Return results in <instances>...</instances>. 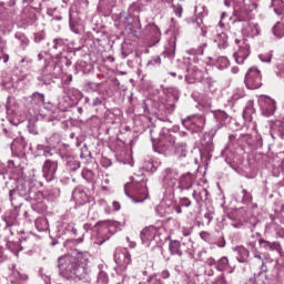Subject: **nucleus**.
Wrapping results in <instances>:
<instances>
[{
    "label": "nucleus",
    "instance_id": "nucleus-1",
    "mask_svg": "<svg viewBox=\"0 0 284 284\" xmlns=\"http://www.w3.org/2000/svg\"><path fill=\"white\" fill-rule=\"evenodd\" d=\"M88 261H90V253L78 252L75 256L65 255L58 260V267L60 274L67 281H73L74 283H92L97 281L100 284L108 283V274L101 271L98 276L92 275L88 270Z\"/></svg>",
    "mask_w": 284,
    "mask_h": 284
},
{
    "label": "nucleus",
    "instance_id": "nucleus-2",
    "mask_svg": "<svg viewBox=\"0 0 284 284\" xmlns=\"http://www.w3.org/2000/svg\"><path fill=\"white\" fill-rule=\"evenodd\" d=\"M237 3H242L240 7H235L237 19L246 23L243 28L244 34H247V37H258V34H261L258 23L250 20V14H252V11L256 10L258 6L256 2L250 0H239Z\"/></svg>",
    "mask_w": 284,
    "mask_h": 284
},
{
    "label": "nucleus",
    "instance_id": "nucleus-3",
    "mask_svg": "<svg viewBox=\"0 0 284 284\" xmlns=\"http://www.w3.org/2000/svg\"><path fill=\"white\" fill-rule=\"evenodd\" d=\"M145 185V176L135 175L131 182L124 185V193L133 203H143L148 199V187Z\"/></svg>",
    "mask_w": 284,
    "mask_h": 284
},
{
    "label": "nucleus",
    "instance_id": "nucleus-4",
    "mask_svg": "<svg viewBox=\"0 0 284 284\" xmlns=\"http://www.w3.org/2000/svg\"><path fill=\"white\" fill-rule=\"evenodd\" d=\"M114 262L118 264V274L128 270V265L132 263V255L128 248L118 247L114 253Z\"/></svg>",
    "mask_w": 284,
    "mask_h": 284
},
{
    "label": "nucleus",
    "instance_id": "nucleus-5",
    "mask_svg": "<svg viewBox=\"0 0 284 284\" xmlns=\"http://www.w3.org/2000/svg\"><path fill=\"white\" fill-rule=\"evenodd\" d=\"M163 187L169 192L179 190V171L176 169L168 168L163 171Z\"/></svg>",
    "mask_w": 284,
    "mask_h": 284
},
{
    "label": "nucleus",
    "instance_id": "nucleus-6",
    "mask_svg": "<svg viewBox=\"0 0 284 284\" xmlns=\"http://www.w3.org/2000/svg\"><path fill=\"white\" fill-rule=\"evenodd\" d=\"M245 84L248 90H258V88L263 85L261 71H258L256 67L248 69L245 75Z\"/></svg>",
    "mask_w": 284,
    "mask_h": 284
},
{
    "label": "nucleus",
    "instance_id": "nucleus-7",
    "mask_svg": "<svg viewBox=\"0 0 284 284\" xmlns=\"http://www.w3.org/2000/svg\"><path fill=\"white\" fill-rule=\"evenodd\" d=\"M260 108L264 116H273L276 112V101L267 95H261L258 99Z\"/></svg>",
    "mask_w": 284,
    "mask_h": 284
},
{
    "label": "nucleus",
    "instance_id": "nucleus-8",
    "mask_svg": "<svg viewBox=\"0 0 284 284\" xmlns=\"http://www.w3.org/2000/svg\"><path fill=\"white\" fill-rule=\"evenodd\" d=\"M182 125L187 130H203L205 128V118L201 115H193L184 119L182 121Z\"/></svg>",
    "mask_w": 284,
    "mask_h": 284
},
{
    "label": "nucleus",
    "instance_id": "nucleus-9",
    "mask_svg": "<svg viewBox=\"0 0 284 284\" xmlns=\"http://www.w3.org/2000/svg\"><path fill=\"white\" fill-rule=\"evenodd\" d=\"M235 43L239 45V50L234 53V59L236 63H243L250 57V44L241 39H235Z\"/></svg>",
    "mask_w": 284,
    "mask_h": 284
},
{
    "label": "nucleus",
    "instance_id": "nucleus-10",
    "mask_svg": "<svg viewBox=\"0 0 284 284\" xmlns=\"http://www.w3.org/2000/svg\"><path fill=\"white\" fill-rule=\"evenodd\" d=\"M59 168V164L57 161L52 160H45L43 166H42V174L47 181H53L54 174H57V169Z\"/></svg>",
    "mask_w": 284,
    "mask_h": 284
},
{
    "label": "nucleus",
    "instance_id": "nucleus-11",
    "mask_svg": "<svg viewBox=\"0 0 284 284\" xmlns=\"http://www.w3.org/2000/svg\"><path fill=\"white\" fill-rule=\"evenodd\" d=\"M140 239L142 241V245H145V247H150V243L156 239V229L154 226L145 227L141 234Z\"/></svg>",
    "mask_w": 284,
    "mask_h": 284
},
{
    "label": "nucleus",
    "instance_id": "nucleus-12",
    "mask_svg": "<svg viewBox=\"0 0 284 284\" xmlns=\"http://www.w3.org/2000/svg\"><path fill=\"white\" fill-rule=\"evenodd\" d=\"M166 140L169 141V143H171V145H175V154L179 159H184V156H187V145L185 143H176V138L172 135H169Z\"/></svg>",
    "mask_w": 284,
    "mask_h": 284
},
{
    "label": "nucleus",
    "instance_id": "nucleus-13",
    "mask_svg": "<svg viewBox=\"0 0 284 284\" xmlns=\"http://www.w3.org/2000/svg\"><path fill=\"white\" fill-rule=\"evenodd\" d=\"M271 136L272 139H276V136H280L284 140V119L276 120L271 124Z\"/></svg>",
    "mask_w": 284,
    "mask_h": 284
},
{
    "label": "nucleus",
    "instance_id": "nucleus-14",
    "mask_svg": "<svg viewBox=\"0 0 284 284\" xmlns=\"http://www.w3.org/2000/svg\"><path fill=\"white\" fill-rule=\"evenodd\" d=\"M72 199L78 205H85L88 203V193L83 189L77 187L72 193Z\"/></svg>",
    "mask_w": 284,
    "mask_h": 284
},
{
    "label": "nucleus",
    "instance_id": "nucleus-15",
    "mask_svg": "<svg viewBox=\"0 0 284 284\" xmlns=\"http://www.w3.org/2000/svg\"><path fill=\"white\" fill-rule=\"evenodd\" d=\"M191 187H192V174L185 173L179 179L178 190L183 192V190H190Z\"/></svg>",
    "mask_w": 284,
    "mask_h": 284
},
{
    "label": "nucleus",
    "instance_id": "nucleus-16",
    "mask_svg": "<svg viewBox=\"0 0 284 284\" xmlns=\"http://www.w3.org/2000/svg\"><path fill=\"white\" fill-rule=\"evenodd\" d=\"M258 243L260 245H264L265 250H270L271 252H278L280 254H283V247L278 242H270V241L260 239Z\"/></svg>",
    "mask_w": 284,
    "mask_h": 284
},
{
    "label": "nucleus",
    "instance_id": "nucleus-17",
    "mask_svg": "<svg viewBox=\"0 0 284 284\" xmlns=\"http://www.w3.org/2000/svg\"><path fill=\"white\" fill-rule=\"evenodd\" d=\"M235 256L239 263H247V258H250V251L243 246H237L234 248Z\"/></svg>",
    "mask_w": 284,
    "mask_h": 284
},
{
    "label": "nucleus",
    "instance_id": "nucleus-18",
    "mask_svg": "<svg viewBox=\"0 0 284 284\" xmlns=\"http://www.w3.org/2000/svg\"><path fill=\"white\" fill-rule=\"evenodd\" d=\"M169 250L173 255L183 256V251L181 250V242L179 240H172L169 244Z\"/></svg>",
    "mask_w": 284,
    "mask_h": 284
},
{
    "label": "nucleus",
    "instance_id": "nucleus-19",
    "mask_svg": "<svg viewBox=\"0 0 284 284\" xmlns=\"http://www.w3.org/2000/svg\"><path fill=\"white\" fill-rule=\"evenodd\" d=\"M31 104L41 108V105L45 104V95L43 93L34 92L31 95Z\"/></svg>",
    "mask_w": 284,
    "mask_h": 284
},
{
    "label": "nucleus",
    "instance_id": "nucleus-20",
    "mask_svg": "<svg viewBox=\"0 0 284 284\" xmlns=\"http://www.w3.org/2000/svg\"><path fill=\"white\" fill-rule=\"evenodd\" d=\"M215 43H217V47L220 50H225L227 48V33L222 32L216 36Z\"/></svg>",
    "mask_w": 284,
    "mask_h": 284
},
{
    "label": "nucleus",
    "instance_id": "nucleus-21",
    "mask_svg": "<svg viewBox=\"0 0 284 284\" xmlns=\"http://www.w3.org/2000/svg\"><path fill=\"white\" fill-rule=\"evenodd\" d=\"M273 33L275 37H277V39H283L284 36V24L281 22H277L274 27H273Z\"/></svg>",
    "mask_w": 284,
    "mask_h": 284
},
{
    "label": "nucleus",
    "instance_id": "nucleus-22",
    "mask_svg": "<svg viewBox=\"0 0 284 284\" xmlns=\"http://www.w3.org/2000/svg\"><path fill=\"white\" fill-rule=\"evenodd\" d=\"M215 119L220 124L219 128H223V125H225V121H227V113H225L224 111H217L215 113Z\"/></svg>",
    "mask_w": 284,
    "mask_h": 284
},
{
    "label": "nucleus",
    "instance_id": "nucleus-23",
    "mask_svg": "<svg viewBox=\"0 0 284 284\" xmlns=\"http://www.w3.org/2000/svg\"><path fill=\"white\" fill-rule=\"evenodd\" d=\"M215 65L219 68V70H225V68L230 65V60H227L225 57H219L216 59Z\"/></svg>",
    "mask_w": 284,
    "mask_h": 284
},
{
    "label": "nucleus",
    "instance_id": "nucleus-24",
    "mask_svg": "<svg viewBox=\"0 0 284 284\" xmlns=\"http://www.w3.org/2000/svg\"><path fill=\"white\" fill-rule=\"evenodd\" d=\"M192 196L195 199V201H203V199L205 201V199H207V190L203 189L202 192H200V199L196 191H193Z\"/></svg>",
    "mask_w": 284,
    "mask_h": 284
},
{
    "label": "nucleus",
    "instance_id": "nucleus-25",
    "mask_svg": "<svg viewBox=\"0 0 284 284\" xmlns=\"http://www.w3.org/2000/svg\"><path fill=\"white\" fill-rule=\"evenodd\" d=\"M82 176L85 179V181H92L94 179V173L90 169H84L82 171Z\"/></svg>",
    "mask_w": 284,
    "mask_h": 284
},
{
    "label": "nucleus",
    "instance_id": "nucleus-26",
    "mask_svg": "<svg viewBox=\"0 0 284 284\" xmlns=\"http://www.w3.org/2000/svg\"><path fill=\"white\" fill-rule=\"evenodd\" d=\"M172 9H173L174 14H176V17H179V19H181V17H183V7L181 4H173Z\"/></svg>",
    "mask_w": 284,
    "mask_h": 284
},
{
    "label": "nucleus",
    "instance_id": "nucleus-27",
    "mask_svg": "<svg viewBox=\"0 0 284 284\" xmlns=\"http://www.w3.org/2000/svg\"><path fill=\"white\" fill-rule=\"evenodd\" d=\"M242 194H243L242 202L243 203H251L252 194H250V192H247V190H242Z\"/></svg>",
    "mask_w": 284,
    "mask_h": 284
},
{
    "label": "nucleus",
    "instance_id": "nucleus-28",
    "mask_svg": "<svg viewBox=\"0 0 284 284\" xmlns=\"http://www.w3.org/2000/svg\"><path fill=\"white\" fill-rule=\"evenodd\" d=\"M243 97H245V93L243 92V90H237V92H235L232 95V101H239V99H243Z\"/></svg>",
    "mask_w": 284,
    "mask_h": 284
},
{
    "label": "nucleus",
    "instance_id": "nucleus-29",
    "mask_svg": "<svg viewBox=\"0 0 284 284\" xmlns=\"http://www.w3.org/2000/svg\"><path fill=\"white\" fill-rule=\"evenodd\" d=\"M180 205L182 207H190L192 205V201H190V199H187V197H182L180 200Z\"/></svg>",
    "mask_w": 284,
    "mask_h": 284
},
{
    "label": "nucleus",
    "instance_id": "nucleus-30",
    "mask_svg": "<svg viewBox=\"0 0 284 284\" xmlns=\"http://www.w3.org/2000/svg\"><path fill=\"white\" fill-rule=\"evenodd\" d=\"M260 59L263 63H270L272 61V54H260Z\"/></svg>",
    "mask_w": 284,
    "mask_h": 284
},
{
    "label": "nucleus",
    "instance_id": "nucleus-31",
    "mask_svg": "<svg viewBox=\"0 0 284 284\" xmlns=\"http://www.w3.org/2000/svg\"><path fill=\"white\" fill-rule=\"evenodd\" d=\"M227 263H229V261H227V257H222L221 260H220V262H219V270H223V267H226L227 266Z\"/></svg>",
    "mask_w": 284,
    "mask_h": 284
},
{
    "label": "nucleus",
    "instance_id": "nucleus-32",
    "mask_svg": "<svg viewBox=\"0 0 284 284\" xmlns=\"http://www.w3.org/2000/svg\"><path fill=\"white\" fill-rule=\"evenodd\" d=\"M253 254H254V258H258V261H261L262 267H263L265 265V262L263 261V256L261 255V253L257 251H253Z\"/></svg>",
    "mask_w": 284,
    "mask_h": 284
},
{
    "label": "nucleus",
    "instance_id": "nucleus-33",
    "mask_svg": "<svg viewBox=\"0 0 284 284\" xmlns=\"http://www.w3.org/2000/svg\"><path fill=\"white\" fill-rule=\"evenodd\" d=\"M148 283L150 284H163V282H161V280L156 278V277H149L148 278Z\"/></svg>",
    "mask_w": 284,
    "mask_h": 284
},
{
    "label": "nucleus",
    "instance_id": "nucleus-34",
    "mask_svg": "<svg viewBox=\"0 0 284 284\" xmlns=\"http://www.w3.org/2000/svg\"><path fill=\"white\" fill-rule=\"evenodd\" d=\"M161 278H170V271L164 270L160 273Z\"/></svg>",
    "mask_w": 284,
    "mask_h": 284
},
{
    "label": "nucleus",
    "instance_id": "nucleus-35",
    "mask_svg": "<svg viewBox=\"0 0 284 284\" xmlns=\"http://www.w3.org/2000/svg\"><path fill=\"white\" fill-rule=\"evenodd\" d=\"M256 145L263 148V138L261 136V134L256 135Z\"/></svg>",
    "mask_w": 284,
    "mask_h": 284
},
{
    "label": "nucleus",
    "instance_id": "nucleus-36",
    "mask_svg": "<svg viewBox=\"0 0 284 284\" xmlns=\"http://www.w3.org/2000/svg\"><path fill=\"white\" fill-rule=\"evenodd\" d=\"M206 265H210L212 267V265H216V260H214V257H210L209 260H206Z\"/></svg>",
    "mask_w": 284,
    "mask_h": 284
},
{
    "label": "nucleus",
    "instance_id": "nucleus-37",
    "mask_svg": "<svg viewBox=\"0 0 284 284\" xmlns=\"http://www.w3.org/2000/svg\"><path fill=\"white\" fill-rule=\"evenodd\" d=\"M113 209L115 210V212H119V210H121V204L119 202L114 201Z\"/></svg>",
    "mask_w": 284,
    "mask_h": 284
},
{
    "label": "nucleus",
    "instance_id": "nucleus-38",
    "mask_svg": "<svg viewBox=\"0 0 284 284\" xmlns=\"http://www.w3.org/2000/svg\"><path fill=\"white\" fill-rule=\"evenodd\" d=\"M102 101H101V98H95L93 100V105H101Z\"/></svg>",
    "mask_w": 284,
    "mask_h": 284
},
{
    "label": "nucleus",
    "instance_id": "nucleus-39",
    "mask_svg": "<svg viewBox=\"0 0 284 284\" xmlns=\"http://www.w3.org/2000/svg\"><path fill=\"white\" fill-rule=\"evenodd\" d=\"M126 241L129 242L130 247L133 250V247H136V242H132L130 241V237L126 239Z\"/></svg>",
    "mask_w": 284,
    "mask_h": 284
},
{
    "label": "nucleus",
    "instance_id": "nucleus-40",
    "mask_svg": "<svg viewBox=\"0 0 284 284\" xmlns=\"http://www.w3.org/2000/svg\"><path fill=\"white\" fill-rule=\"evenodd\" d=\"M232 1L236 0H224V6H226V8H230V6H232Z\"/></svg>",
    "mask_w": 284,
    "mask_h": 284
},
{
    "label": "nucleus",
    "instance_id": "nucleus-41",
    "mask_svg": "<svg viewBox=\"0 0 284 284\" xmlns=\"http://www.w3.org/2000/svg\"><path fill=\"white\" fill-rule=\"evenodd\" d=\"M248 247L253 248V252L256 251V242H250Z\"/></svg>",
    "mask_w": 284,
    "mask_h": 284
},
{
    "label": "nucleus",
    "instance_id": "nucleus-42",
    "mask_svg": "<svg viewBox=\"0 0 284 284\" xmlns=\"http://www.w3.org/2000/svg\"><path fill=\"white\" fill-rule=\"evenodd\" d=\"M232 72L233 74H239V67H233Z\"/></svg>",
    "mask_w": 284,
    "mask_h": 284
},
{
    "label": "nucleus",
    "instance_id": "nucleus-43",
    "mask_svg": "<svg viewBox=\"0 0 284 284\" xmlns=\"http://www.w3.org/2000/svg\"><path fill=\"white\" fill-rule=\"evenodd\" d=\"M83 227H84L85 232H88V230H90V227H92V226L89 223H87L83 225Z\"/></svg>",
    "mask_w": 284,
    "mask_h": 284
},
{
    "label": "nucleus",
    "instance_id": "nucleus-44",
    "mask_svg": "<svg viewBox=\"0 0 284 284\" xmlns=\"http://www.w3.org/2000/svg\"><path fill=\"white\" fill-rule=\"evenodd\" d=\"M0 174L3 176V174H6V169L3 166L0 165Z\"/></svg>",
    "mask_w": 284,
    "mask_h": 284
},
{
    "label": "nucleus",
    "instance_id": "nucleus-45",
    "mask_svg": "<svg viewBox=\"0 0 284 284\" xmlns=\"http://www.w3.org/2000/svg\"><path fill=\"white\" fill-rule=\"evenodd\" d=\"M175 212H176V214H181V212H182V211H181V206H176V207H175Z\"/></svg>",
    "mask_w": 284,
    "mask_h": 284
},
{
    "label": "nucleus",
    "instance_id": "nucleus-46",
    "mask_svg": "<svg viewBox=\"0 0 284 284\" xmlns=\"http://www.w3.org/2000/svg\"><path fill=\"white\" fill-rule=\"evenodd\" d=\"M229 139H230V141H234V139H236V136L235 135H230Z\"/></svg>",
    "mask_w": 284,
    "mask_h": 284
},
{
    "label": "nucleus",
    "instance_id": "nucleus-47",
    "mask_svg": "<svg viewBox=\"0 0 284 284\" xmlns=\"http://www.w3.org/2000/svg\"><path fill=\"white\" fill-rule=\"evenodd\" d=\"M184 236H190V231L183 233Z\"/></svg>",
    "mask_w": 284,
    "mask_h": 284
},
{
    "label": "nucleus",
    "instance_id": "nucleus-48",
    "mask_svg": "<svg viewBox=\"0 0 284 284\" xmlns=\"http://www.w3.org/2000/svg\"><path fill=\"white\" fill-rule=\"evenodd\" d=\"M221 283H225V277H220Z\"/></svg>",
    "mask_w": 284,
    "mask_h": 284
},
{
    "label": "nucleus",
    "instance_id": "nucleus-49",
    "mask_svg": "<svg viewBox=\"0 0 284 284\" xmlns=\"http://www.w3.org/2000/svg\"><path fill=\"white\" fill-rule=\"evenodd\" d=\"M155 63H161V58L155 59Z\"/></svg>",
    "mask_w": 284,
    "mask_h": 284
},
{
    "label": "nucleus",
    "instance_id": "nucleus-50",
    "mask_svg": "<svg viewBox=\"0 0 284 284\" xmlns=\"http://www.w3.org/2000/svg\"><path fill=\"white\" fill-rule=\"evenodd\" d=\"M103 243H105V240L99 242L98 245H103Z\"/></svg>",
    "mask_w": 284,
    "mask_h": 284
},
{
    "label": "nucleus",
    "instance_id": "nucleus-51",
    "mask_svg": "<svg viewBox=\"0 0 284 284\" xmlns=\"http://www.w3.org/2000/svg\"><path fill=\"white\" fill-rule=\"evenodd\" d=\"M253 130H256V123H253Z\"/></svg>",
    "mask_w": 284,
    "mask_h": 284
},
{
    "label": "nucleus",
    "instance_id": "nucleus-52",
    "mask_svg": "<svg viewBox=\"0 0 284 284\" xmlns=\"http://www.w3.org/2000/svg\"><path fill=\"white\" fill-rule=\"evenodd\" d=\"M9 194H10V196H12V194H14V191H10Z\"/></svg>",
    "mask_w": 284,
    "mask_h": 284
},
{
    "label": "nucleus",
    "instance_id": "nucleus-53",
    "mask_svg": "<svg viewBox=\"0 0 284 284\" xmlns=\"http://www.w3.org/2000/svg\"><path fill=\"white\" fill-rule=\"evenodd\" d=\"M219 26H220V28H223V22H220Z\"/></svg>",
    "mask_w": 284,
    "mask_h": 284
},
{
    "label": "nucleus",
    "instance_id": "nucleus-54",
    "mask_svg": "<svg viewBox=\"0 0 284 284\" xmlns=\"http://www.w3.org/2000/svg\"><path fill=\"white\" fill-rule=\"evenodd\" d=\"M44 83L48 85V84H50V81H44Z\"/></svg>",
    "mask_w": 284,
    "mask_h": 284
},
{
    "label": "nucleus",
    "instance_id": "nucleus-55",
    "mask_svg": "<svg viewBox=\"0 0 284 284\" xmlns=\"http://www.w3.org/2000/svg\"><path fill=\"white\" fill-rule=\"evenodd\" d=\"M21 63H26V59H22V60H21Z\"/></svg>",
    "mask_w": 284,
    "mask_h": 284
},
{
    "label": "nucleus",
    "instance_id": "nucleus-56",
    "mask_svg": "<svg viewBox=\"0 0 284 284\" xmlns=\"http://www.w3.org/2000/svg\"><path fill=\"white\" fill-rule=\"evenodd\" d=\"M225 17V12L222 13V19Z\"/></svg>",
    "mask_w": 284,
    "mask_h": 284
},
{
    "label": "nucleus",
    "instance_id": "nucleus-57",
    "mask_svg": "<svg viewBox=\"0 0 284 284\" xmlns=\"http://www.w3.org/2000/svg\"><path fill=\"white\" fill-rule=\"evenodd\" d=\"M275 1H276V0H272V4H273V6H274Z\"/></svg>",
    "mask_w": 284,
    "mask_h": 284
},
{
    "label": "nucleus",
    "instance_id": "nucleus-58",
    "mask_svg": "<svg viewBox=\"0 0 284 284\" xmlns=\"http://www.w3.org/2000/svg\"><path fill=\"white\" fill-rule=\"evenodd\" d=\"M48 154H50V152L44 153L45 156H48Z\"/></svg>",
    "mask_w": 284,
    "mask_h": 284
},
{
    "label": "nucleus",
    "instance_id": "nucleus-59",
    "mask_svg": "<svg viewBox=\"0 0 284 284\" xmlns=\"http://www.w3.org/2000/svg\"><path fill=\"white\" fill-rule=\"evenodd\" d=\"M173 77H176V73H172Z\"/></svg>",
    "mask_w": 284,
    "mask_h": 284
},
{
    "label": "nucleus",
    "instance_id": "nucleus-60",
    "mask_svg": "<svg viewBox=\"0 0 284 284\" xmlns=\"http://www.w3.org/2000/svg\"><path fill=\"white\" fill-rule=\"evenodd\" d=\"M38 57H39V59L41 60V54H39Z\"/></svg>",
    "mask_w": 284,
    "mask_h": 284
},
{
    "label": "nucleus",
    "instance_id": "nucleus-61",
    "mask_svg": "<svg viewBox=\"0 0 284 284\" xmlns=\"http://www.w3.org/2000/svg\"><path fill=\"white\" fill-rule=\"evenodd\" d=\"M75 93H77V94H79V91H78V90H75Z\"/></svg>",
    "mask_w": 284,
    "mask_h": 284
},
{
    "label": "nucleus",
    "instance_id": "nucleus-62",
    "mask_svg": "<svg viewBox=\"0 0 284 284\" xmlns=\"http://www.w3.org/2000/svg\"><path fill=\"white\" fill-rule=\"evenodd\" d=\"M8 61V58H4V62Z\"/></svg>",
    "mask_w": 284,
    "mask_h": 284
},
{
    "label": "nucleus",
    "instance_id": "nucleus-63",
    "mask_svg": "<svg viewBox=\"0 0 284 284\" xmlns=\"http://www.w3.org/2000/svg\"><path fill=\"white\" fill-rule=\"evenodd\" d=\"M21 194L23 195V194H26V192H22Z\"/></svg>",
    "mask_w": 284,
    "mask_h": 284
},
{
    "label": "nucleus",
    "instance_id": "nucleus-64",
    "mask_svg": "<svg viewBox=\"0 0 284 284\" xmlns=\"http://www.w3.org/2000/svg\"><path fill=\"white\" fill-rule=\"evenodd\" d=\"M122 74H125V72H122Z\"/></svg>",
    "mask_w": 284,
    "mask_h": 284
}]
</instances>
